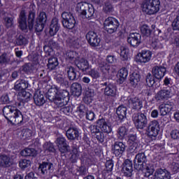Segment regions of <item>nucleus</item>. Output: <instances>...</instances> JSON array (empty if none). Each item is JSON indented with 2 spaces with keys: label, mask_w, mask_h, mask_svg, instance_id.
I'll list each match as a JSON object with an SVG mask.
<instances>
[{
  "label": "nucleus",
  "mask_w": 179,
  "mask_h": 179,
  "mask_svg": "<svg viewBox=\"0 0 179 179\" xmlns=\"http://www.w3.org/2000/svg\"><path fill=\"white\" fill-rule=\"evenodd\" d=\"M3 115L7 121L14 125L24 124V116L16 106H6L3 108Z\"/></svg>",
  "instance_id": "f257e3e1"
},
{
  "label": "nucleus",
  "mask_w": 179,
  "mask_h": 179,
  "mask_svg": "<svg viewBox=\"0 0 179 179\" xmlns=\"http://www.w3.org/2000/svg\"><path fill=\"white\" fill-rule=\"evenodd\" d=\"M122 171L124 177H132V173H134V168H122Z\"/></svg>",
  "instance_id": "4d7b16f0"
},
{
  "label": "nucleus",
  "mask_w": 179,
  "mask_h": 179,
  "mask_svg": "<svg viewBox=\"0 0 179 179\" xmlns=\"http://www.w3.org/2000/svg\"><path fill=\"white\" fill-rule=\"evenodd\" d=\"M88 73L93 79H99L100 77V73L94 69H91Z\"/></svg>",
  "instance_id": "e2e57ef3"
},
{
  "label": "nucleus",
  "mask_w": 179,
  "mask_h": 179,
  "mask_svg": "<svg viewBox=\"0 0 179 179\" xmlns=\"http://www.w3.org/2000/svg\"><path fill=\"white\" fill-rule=\"evenodd\" d=\"M69 96V92L66 91V90H57V96L61 97V99H64V100H67Z\"/></svg>",
  "instance_id": "603ef678"
},
{
  "label": "nucleus",
  "mask_w": 179,
  "mask_h": 179,
  "mask_svg": "<svg viewBox=\"0 0 179 179\" xmlns=\"http://www.w3.org/2000/svg\"><path fill=\"white\" fill-rule=\"evenodd\" d=\"M13 64V55L4 52L0 55V66H6Z\"/></svg>",
  "instance_id": "412c9836"
},
{
  "label": "nucleus",
  "mask_w": 179,
  "mask_h": 179,
  "mask_svg": "<svg viewBox=\"0 0 179 179\" xmlns=\"http://www.w3.org/2000/svg\"><path fill=\"white\" fill-rule=\"evenodd\" d=\"M146 164V155L145 153H138L136 155L134 159V169H136V165L143 166Z\"/></svg>",
  "instance_id": "c756f323"
},
{
  "label": "nucleus",
  "mask_w": 179,
  "mask_h": 179,
  "mask_svg": "<svg viewBox=\"0 0 179 179\" xmlns=\"http://www.w3.org/2000/svg\"><path fill=\"white\" fill-rule=\"evenodd\" d=\"M15 43L17 45H26L29 43V41L26 37L22 35H20L16 38Z\"/></svg>",
  "instance_id": "49530a36"
},
{
  "label": "nucleus",
  "mask_w": 179,
  "mask_h": 179,
  "mask_svg": "<svg viewBox=\"0 0 179 179\" xmlns=\"http://www.w3.org/2000/svg\"><path fill=\"white\" fill-rule=\"evenodd\" d=\"M152 58V52L150 50H142L141 52L138 54V59L137 61L143 64H146L149 62Z\"/></svg>",
  "instance_id": "b1692460"
},
{
  "label": "nucleus",
  "mask_w": 179,
  "mask_h": 179,
  "mask_svg": "<svg viewBox=\"0 0 179 179\" xmlns=\"http://www.w3.org/2000/svg\"><path fill=\"white\" fill-rule=\"evenodd\" d=\"M173 108H174V103L170 101H167L165 103H162L159 105L158 107L159 113L162 116L167 115L169 113L173 111Z\"/></svg>",
  "instance_id": "6ab92c4d"
},
{
  "label": "nucleus",
  "mask_w": 179,
  "mask_h": 179,
  "mask_svg": "<svg viewBox=\"0 0 179 179\" xmlns=\"http://www.w3.org/2000/svg\"><path fill=\"white\" fill-rule=\"evenodd\" d=\"M22 136L23 139H30L33 136V131L29 129H24L22 131Z\"/></svg>",
  "instance_id": "09e8293b"
},
{
  "label": "nucleus",
  "mask_w": 179,
  "mask_h": 179,
  "mask_svg": "<svg viewBox=\"0 0 179 179\" xmlns=\"http://www.w3.org/2000/svg\"><path fill=\"white\" fill-rule=\"evenodd\" d=\"M55 80L57 83H58L59 85H60V86H62V87H66V88L69 87V82L68 81V80L65 79L64 76L61 75H57L55 77Z\"/></svg>",
  "instance_id": "c9c22d12"
},
{
  "label": "nucleus",
  "mask_w": 179,
  "mask_h": 179,
  "mask_svg": "<svg viewBox=\"0 0 179 179\" xmlns=\"http://www.w3.org/2000/svg\"><path fill=\"white\" fill-rule=\"evenodd\" d=\"M79 157V152H78V149L73 148L72 150V155L71 157V160L72 163H76V161L78 160Z\"/></svg>",
  "instance_id": "6e6d98bb"
},
{
  "label": "nucleus",
  "mask_w": 179,
  "mask_h": 179,
  "mask_svg": "<svg viewBox=\"0 0 179 179\" xmlns=\"http://www.w3.org/2000/svg\"><path fill=\"white\" fill-rule=\"evenodd\" d=\"M126 148L127 146L123 142L116 141L115 142L114 145H112V150L115 156L117 157H121V156H122V153L125 152Z\"/></svg>",
  "instance_id": "2eb2a0df"
},
{
  "label": "nucleus",
  "mask_w": 179,
  "mask_h": 179,
  "mask_svg": "<svg viewBox=\"0 0 179 179\" xmlns=\"http://www.w3.org/2000/svg\"><path fill=\"white\" fill-rule=\"evenodd\" d=\"M152 72L155 79H157V80H161V79H163V78H164V76L166 75V72H167V70L164 66H155L152 68Z\"/></svg>",
  "instance_id": "f3484780"
},
{
  "label": "nucleus",
  "mask_w": 179,
  "mask_h": 179,
  "mask_svg": "<svg viewBox=\"0 0 179 179\" xmlns=\"http://www.w3.org/2000/svg\"><path fill=\"white\" fill-rule=\"evenodd\" d=\"M96 118V115L94 111L87 110L86 112V119L89 121H93Z\"/></svg>",
  "instance_id": "0e129e2a"
},
{
  "label": "nucleus",
  "mask_w": 179,
  "mask_h": 179,
  "mask_svg": "<svg viewBox=\"0 0 179 179\" xmlns=\"http://www.w3.org/2000/svg\"><path fill=\"white\" fill-rule=\"evenodd\" d=\"M47 98L50 101L52 102L56 98L58 97L57 88H50L47 92Z\"/></svg>",
  "instance_id": "4c0bfd02"
},
{
  "label": "nucleus",
  "mask_w": 179,
  "mask_h": 179,
  "mask_svg": "<svg viewBox=\"0 0 179 179\" xmlns=\"http://www.w3.org/2000/svg\"><path fill=\"white\" fill-rule=\"evenodd\" d=\"M176 93V90L174 87H165L163 90H161L155 95V99L157 101H163L170 99L173 94Z\"/></svg>",
  "instance_id": "0eeeda50"
},
{
  "label": "nucleus",
  "mask_w": 179,
  "mask_h": 179,
  "mask_svg": "<svg viewBox=\"0 0 179 179\" xmlns=\"http://www.w3.org/2000/svg\"><path fill=\"white\" fill-rule=\"evenodd\" d=\"M172 139H179V129H173L171 133Z\"/></svg>",
  "instance_id": "774afa93"
},
{
  "label": "nucleus",
  "mask_w": 179,
  "mask_h": 179,
  "mask_svg": "<svg viewBox=\"0 0 179 179\" xmlns=\"http://www.w3.org/2000/svg\"><path fill=\"white\" fill-rule=\"evenodd\" d=\"M151 47L152 48H162V43L157 38H154L151 42Z\"/></svg>",
  "instance_id": "13d9d810"
},
{
  "label": "nucleus",
  "mask_w": 179,
  "mask_h": 179,
  "mask_svg": "<svg viewBox=\"0 0 179 179\" xmlns=\"http://www.w3.org/2000/svg\"><path fill=\"white\" fill-rule=\"evenodd\" d=\"M37 155V151L34 148H25L22 151V155L27 157V156H32L34 157Z\"/></svg>",
  "instance_id": "c03bdc74"
},
{
  "label": "nucleus",
  "mask_w": 179,
  "mask_h": 179,
  "mask_svg": "<svg viewBox=\"0 0 179 179\" xmlns=\"http://www.w3.org/2000/svg\"><path fill=\"white\" fill-rule=\"evenodd\" d=\"M145 80L146 84L149 86V87H152V86L156 83V80H155V76L150 73H147Z\"/></svg>",
  "instance_id": "a18cd8bd"
},
{
  "label": "nucleus",
  "mask_w": 179,
  "mask_h": 179,
  "mask_svg": "<svg viewBox=\"0 0 179 179\" xmlns=\"http://www.w3.org/2000/svg\"><path fill=\"white\" fill-rule=\"evenodd\" d=\"M141 38H142L141 34L131 33L127 38V43H129L131 47L136 48L141 43Z\"/></svg>",
  "instance_id": "dca6fc26"
},
{
  "label": "nucleus",
  "mask_w": 179,
  "mask_h": 179,
  "mask_svg": "<svg viewBox=\"0 0 179 179\" xmlns=\"http://www.w3.org/2000/svg\"><path fill=\"white\" fill-rule=\"evenodd\" d=\"M86 39L91 47H99V45H100V42L101 41L99 38L97 33L93 31H90L86 34Z\"/></svg>",
  "instance_id": "9b49d317"
},
{
  "label": "nucleus",
  "mask_w": 179,
  "mask_h": 179,
  "mask_svg": "<svg viewBox=\"0 0 179 179\" xmlns=\"http://www.w3.org/2000/svg\"><path fill=\"white\" fill-rule=\"evenodd\" d=\"M66 136L69 141H75L79 138V130L76 127H70L66 131Z\"/></svg>",
  "instance_id": "393cba45"
},
{
  "label": "nucleus",
  "mask_w": 179,
  "mask_h": 179,
  "mask_svg": "<svg viewBox=\"0 0 179 179\" xmlns=\"http://www.w3.org/2000/svg\"><path fill=\"white\" fill-rule=\"evenodd\" d=\"M57 107H64L68 104V101L66 99L61 98V96H57L53 101Z\"/></svg>",
  "instance_id": "ea45409f"
},
{
  "label": "nucleus",
  "mask_w": 179,
  "mask_h": 179,
  "mask_svg": "<svg viewBox=\"0 0 179 179\" xmlns=\"http://www.w3.org/2000/svg\"><path fill=\"white\" fill-rule=\"evenodd\" d=\"M29 87V82L25 80H21L20 81H16L14 89L17 92H20L24 90Z\"/></svg>",
  "instance_id": "7c9ffc66"
},
{
  "label": "nucleus",
  "mask_w": 179,
  "mask_h": 179,
  "mask_svg": "<svg viewBox=\"0 0 179 179\" xmlns=\"http://www.w3.org/2000/svg\"><path fill=\"white\" fill-rule=\"evenodd\" d=\"M69 80H78L79 79V71H76L72 66L66 69Z\"/></svg>",
  "instance_id": "cd10ccee"
},
{
  "label": "nucleus",
  "mask_w": 179,
  "mask_h": 179,
  "mask_svg": "<svg viewBox=\"0 0 179 179\" xmlns=\"http://www.w3.org/2000/svg\"><path fill=\"white\" fill-rule=\"evenodd\" d=\"M59 22H58V18H53L51 21V24L50 25V29H49V35L51 36V37L55 36L57 33L59 31L60 29Z\"/></svg>",
  "instance_id": "5701e85b"
},
{
  "label": "nucleus",
  "mask_w": 179,
  "mask_h": 179,
  "mask_svg": "<svg viewBox=\"0 0 179 179\" xmlns=\"http://www.w3.org/2000/svg\"><path fill=\"white\" fill-rule=\"evenodd\" d=\"M11 164L10 157L8 155H0V167H10Z\"/></svg>",
  "instance_id": "473e14b6"
},
{
  "label": "nucleus",
  "mask_w": 179,
  "mask_h": 179,
  "mask_svg": "<svg viewBox=\"0 0 179 179\" xmlns=\"http://www.w3.org/2000/svg\"><path fill=\"white\" fill-rule=\"evenodd\" d=\"M62 25L65 29H72L76 26V20L73 15L69 12H64L62 13Z\"/></svg>",
  "instance_id": "423d86ee"
},
{
  "label": "nucleus",
  "mask_w": 179,
  "mask_h": 179,
  "mask_svg": "<svg viewBox=\"0 0 179 179\" xmlns=\"http://www.w3.org/2000/svg\"><path fill=\"white\" fill-rule=\"evenodd\" d=\"M141 82V74L138 72L132 73L129 76V83L133 87H136Z\"/></svg>",
  "instance_id": "c85d7f7f"
},
{
  "label": "nucleus",
  "mask_w": 179,
  "mask_h": 179,
  "mask_svg": "<svg viewBox=\"0 0 179 179\" xmlns=\"http://www.w3.org/2000/svg\"><path fill=\"white\" fill-rule=\"evenodd\" d=\"M4 24L7 29L13 27V17H6L3 18Z\"/></svg>",
  "instance_id": "3c124183"
},
{
  "label": "nucleus",
  "mask_w": 179,
  "mask_h": 179,
  "mask_svg": "<svg viewBox=\"0 0 179 179\" xmlns=\"http://www.w3.org/2000/svg\"><path fill=\"white\" fill-rule=\"evenodd\" d=\"M96 124L98 128H100L102 132H105L106 134H110V132H111V127L107 124L105 119L102 118L98 120Z\"/></svg>",
  "instance_id": "a878e982"
},
{
  "label": "nucleus",
  "mask_w": 179,
  "mask_h": 179,
  "mask_svg": "<svg viewBox=\"0 0 179 179\" xmlns=\"http://www.w3.org/2000/svg\"><path fill=\"white\" fill-rule=\"evenodd\" d=\"M138 143H133L129 148V153H138Z\"/></svg>",
  "instance_id": "69168bd1"
},
{
  "label": "nucleus",
  "mask_w": 179,
  "mask_h": 179,
  "mask_svg": "<svg viewBox=\"0 0 179 179\" xmlns=\"http://www.w3.org/2000/svg\"><path fill=\"white\" fill-rule=\"evenodd\" d=\"M43 149L48 152H55L54 145L51 143H45L43 145Z\"/></svg>",
  "instance_id": "052dcab7"
},
{
  "label": "nucleus",
  "mask_w": 179,
  "mask_h": 179,
  "mask_svg": "<svg viewBox=\"0 0 179 179\" xmlns=\"http://www.w3.org/2000/svg\"><path fill=\"white\" fill-rule=\"evenodd\" d=\"M30 164H31V162L27 159H21L19 163L20 169H27V167H30Z\"/></svg>",
  "instance_id": "5fc2aeb1"
},
{
  "label": "nucleus",
  "mask_w": 179,
  "mask_h": 179,
  "mask_svg": "<svg viewBox=\"0 0 179 179\" xmlns=\"http://www.w3.org/2000/svg\"><path fill=\"white\" fill-rule=\"evenodd\" d=\"M118 76L121 82H124L127 77L128 76V70L127 68H122L118 72Z\"/></svg>",
  "instance_id": "79ce46f5"
},
{
  "label": "nucleus",
  "mask_w": 179,
  "mask_h": 179,
  "mask_svg": "<svg viewBox=\"0 0 179 179\" xmlns=\"http://www.w3.org/2000/svg\"><path fill=\"white\" fill-rule=\"evenodd\" d=\"M21 71L25 73H31L33 71V65L31 63L25 64L21 67Z\"/></svg>",
  "instance_id": "8fccbe9b"
},
{
  "label": "nucleus",
  "mask_w": 179,
  "mask_h": 179,
  "mask_svg": "<svg viewBox=\"0 0 179 179\" xmlns=\"http://www.w3.org/2000/svg\"><path fill=\"white\" fill-rule=\"evenodd\" d=\"M171 171L176 174V173H179V164L178 163L173 162L171 166Z\"/></svg>",
  "instance_id": "338daca9"
},
{
  "label": "nucleus",
  "mask_w": 179,
  "mask_h": 179,
  "mask_svg": "<svg viewBox=\"0 0 179 179\" xmlns=\"http://www.w3.org/2000/svg\"><path fill=\"white\" fill-rule=\"evenodd\" d=\"M85 10V12H81V15L83 19H90V17H93L94 16V8L93 6H90Z\"/></svg>",
  "instance_id": "f704fd0d"
},
{
  "label": "nucleus",
  "mask_w": 179,
  "mask_h": 179,
  "mask_svg": "<svg viewBox=\"0 0 179 179\" xmlns=\"http://www.w3.org/2000/svg\"><path fill=\"white\" fill-rule=\"evenodd\" d=\"M101 86L104 87V95L107 97H115L117 94V88L114 84L110 83V81H106L101 84Z\"/></svg>",
  "instance_id": "9d476101"
},
{
  "label": "nucleus",
  "mask_w": 179,
  "mask_h": 179,
  "mask_svg": "<svg viewBox=\"0 0 179 179\" xmlns=\"http://www.w3.org/2000/svg\"><path fill=\"white\" fill-rule=\"evenodd\" d=\"M128 52H129V50L127 47H120V57L122 61H127L128 59Z\"/></svg>",
  "instance_id": "37998d69"
},
{
  "label": "nucleus",
  "mask_w": 179,
  "mask_h": 179,
  "mask_svg": "<svg viewBox=\"0 0 179 179\" xmlns=\"http://www.w3.org/2000/svg\"><path fill=\"white\" fill-rule=\"evenodd\" d=\"M136 170H141L145 172V177H150L155 173V166L150 163H145L143 165L136 164Z\"/></svg>",
  "instance_id": "4468645a"
},
{
  "label": "nucleus",
  "mask_w": 179,
  "mask_h": 179,
  "mask_svg": "<svg viewBox=\"0 0 179 179\" xmlns=\"http://www.w3.org/2000/svg\"><path fill=\"white\" fill-rule=\"evenodd\" d=\"M154 179H171V173L166 169H158L155 172Z\"/></svg>",
  "instance_id": "aec40b11"
},
{
  "label": "nucleus",
  "mask_w": 179,
  "mask_h": 179,
  "mask_svg": "<svg viewBox=\"0 0 179 179\" xmlns=\"http://www.w3.org/2000/svg\"><path fill=\"white\" fill-rule=\"evenodd\" d=\"M76 65L83 72H86L90 68L89 62L85 58H81L76 62Z\"/></svg>",
  "instance_id": "bb28decb"
},
{
  "label": "nucleus",
  "mask_w": 179,
  "mask_h": 179,
  "mask_svg": "<svg viewBox=\"0 0 179 179\" xmlns=\"http://www.w3.org/2000/svg\"><path fill=\"white\" fill-rule=\"evenodd\" d=\"M104 29L109 33V34H113L115 33L120 27V22L118 20L113 17H108L106 18L103 23Z\"/></svg>",
  "instance_id": "39448f33"
},
{
  "label": "nucleus",
  "mask_w": 179,
  "mask_h": 179,
  "mask_svg": "<svg viewBox=\"0 0 179 179\" xmlns=\"http://www.w3.org/2000/svg\"><path fill=\"white\" fill-rule=\"evenodd\" d=\"M89 4L87 3H78L76 6V10L79 12L80 15H82V12H85L87 9L89 8Z\"/></svg>",
  "instance_id": "a19ab883"
},
{
  "label": "nucleus",
  "mask_w": 179,
  "mask_h": 179,
  "mask_svg": "<svg viewBox=\"0 0 179 179\" xmlns=\"http://www.w3.org/2000/svg\"><path fill=\"white\" fill-rule=\"evenodd\" d=\"M34 101L36 106L38 107H41V106H44L47 99L44 96V94L41 92V91H36L34 95Z\"/></svg>",
  "instance_id": "4be33fe9"
},
{
  "label": "nucleus",
  "mask_w": 179,
  "mask_h": 179,
  "mask_svg": "<svg viewBox=\"0 0 179 179\" xmlns=\"http://www.w3.org/2000/svg\"><path fill=\"white\" fill-rule=\"evenodd\" d=\"M117 135L119 139H124L128 135V129L125 127H120L117 129Z\"/></svg>",
  "instance_id": "58836bf2"
},
{
  "label": "nucleus",
  "mask_w": 179,
  "mask_h": 179,
  "mask_svg": "<svg viewBox=\"0 0 179 179\" xmlns=\"http://www.w3.org/2000/svg\"><path fill=\"white\" fill-rule=\"evenodd\" d=\"M114 167V162L113 159L107 160L105 163V169L103 171H106V173H111L113 171V168Z\"/></svg>",
  "instance_id": "de8ad7c7"
},
{
  "label": "nucleus",
  "mask_w": 179,
  "mask_h": 179,
  "mask_svg": "<svg viewBox=\"0 0 179 179\" xmlns=\"http://www.w3.org/2000/svg\"><path fill=\"white\" fill-rule=\"evenodd\" d=\"M71 92L74 96L79 97L82 94V85L78 83H74L71 85Z\"/></svg>",
  "instance_id": "72a5a7b5"
},
{
  "label": "nucleus",
  "mask_w": 179,
  "mask_h": 179,
  "mask_svg": "<svg viewBox=\"0 0 179 179\" xmlns=\"http://www.w3.org/2000/svg\"><path fill=\"white\" fill-rule=\"evenodd\" d=\"M159 131L160 124H159V122L157 120H152L150 122L146 129V132L148 133L149 138H150L152 141L156 139Z\"/></svg>",
  "instance_id": "6e6552de"
},
{
  "label": "nucleus",
  "mask_w": 179,
  "mask_h": 179,
  "mask_svg": "<svg viewBox=\"0 0 179 179\" xmlns=\"http://www.w3.org/2000/svg\"><path fill=\"white\" fill-rule=\"evenodd\" d=\"M141 31L142 34L146 36L147 37H149V36H150V34L152 33V30H150L149 26L146 24H144L141 27Z\"/></svg>",
  "instance_id": "864d4df0"
},
{
  "label": "nucleus",
  "mask_w": 179,
  "mask_h": 179,
  "mask_svg": "<svg viewBox=\"0 0 179 179\" xmlns=\"http://www.w3.org/2000/svg\"><path fill=\"white\" fill-rule=\"evenodd\" d=\"M38 170L43 176H50L54 171V164L50 162H43L39 165Z\"/></svg>",
  "instance_id": "ddd939ff"
},
{
  "label": "nucleus",
  "mask_w": 179,
  "mask_h": 179,
  "mask_svg": "<svg viewBox=\"0 0 179 179\" xmlns=\"http://www.w3.org/2000/svg\"><path fill=\"white\" fill-rule=\"evenodd\" d=\"M132 121L137 129H145L148 127V113L138 112L132 115Z\"/></svg>",
  "instance_id": "20e7f679"
},
{
  "label": "nucleus",
  "mask_w": 179,
  "mask_h": 179,
  "mask_svg": "<svg viewBox=\"0 0 179 179\" xmlns=\"http://www.w3.org/2000/svg\"><path fill=\"white\" fill-rule=\"evenodd\" d=\"M113 10H114L113 5L108 2H106L103 6V12H105V13H111Z\"/></svg>",
  "instance_id": "680f3d73"
},
{
  "label": "nucleus",
  "mask_w": 179,
  "mask_h": 179,
  "mask_svg": "<svg viewBox=\"0 0 179 179\" xmlns=\"http://www.w3.org/2000/svg\"><path fill=\"white\" fill-rule=\"evenodd\" d=\"M128 104L132 110H136V111H139L143 107V102L138 97L129 98Z\"/></svg>",
  "instance_id": "a211bd4d"
},
{
  "label": "nucleus",
  "mask_w": 179,
  "mask_h": 179,
  "mask_svg": "<svg viewBox=\"0 0 179 179\" xmlns=\"http://www.w3.org/2000/svg\"><path fill=\"white\" fill-rule=\"evenodd\" d=\"M58 59L55 57L49 58L48 68L50 71H54L57 66L59 65Z\"/></svg>",
  "instance_id": "e433bc0d"
},
{
  "label": "nucleus",
  "mask_w": 179,
  "mask_h": 179,
  "mask_svg": "<svg viewBox=\"0 0 179 179\" xmlns=\"http://www.w3.org/2000/svg\"><path fill=\"white\" fill-rule=\"evenodd\" d=\"M142 9L145 15H156L160 10V0H146L143 3Z\"/></svg>",
  "instance_id": "7ed1b4c3"
},
{
  "label": "nucleus",
  "mask_w": 179,
  "mask_h": 179,
  "mask_svg": "<svg viewBox=\"0 0 179 179\" xmlns=\"http://www.w3.org/2000/svg\"><path fill=\"white\" fill-rule=\"evenodd\" d=\"M34 19H36V13L33 11L29 12L27 20L26 18V11L24 10H21L17 20L18 27L20 29V30L24 31L25 33L27 32L28 28L30 30H32L33 27H34Z\"/></svg>",
  "instance_id": "f03ea898"
},
{
  "label": "nucleus",
  "mask_w": 179,
  "mask_h": 179,
  "mask_svg": "<svg viewBox=\"0 0 179 179\" xmlns=\"http://www.w3.org/2000/svg\"><path fill=\"white\" fill-rule=\"evenodd\" d=\"M171 26L173 31H179V16L173 20Z\"/></svg>",
  "instance_id": "bf43d9fd"
},
{
  "label": "nucleus",
  "mask_w": 179,
  "mask_h": 179,
  "mask_svg": "<svg viewBox=\"0 0 179 179\" xmlns=\"http://www.w3.org/2000/svg\"><path fill=\"white\" fill-rule=\"evenodd\" d=\"M55 143L61 153H68V152H69V145L66 143V138H65V137H57Z\"/></svg>",
  "instance_id": "f8f14e48"
},
{
  "label": "nucleus",
  "mask_w": 179,
  "mask_h": 179,
  "mask_svg": "<svg viewBox=\"0 0 179 179\" xmlns=\"http://www.w3.org/2000/svg\"><path fill=\"white\" fill-rule=\"evenodd\" d=\"M127 106H124V105H120L117 109H116V114L121 121L127 117Z\"/></svg>",
  "instance_id": "2f4dec72"
},
{
  "label": "nucleus",
  "mask_w": 179,
  "mask_h": 179,
  "mask_svg": "<svg viewBox=\"0 0 179 179\" xmlns=\"http://www.w3.org/2000/svg\"><path fill=\"white\" fill-rule=\"evenodd\" d=\"M47 22V14L45 12L41 11L36 20V24L34 25L35 30L37 33H40V31H43L44 29V24Z\"/></svg>",
  "instance_id": "1a4fd4ad"
}]
</instances>
